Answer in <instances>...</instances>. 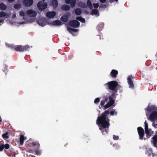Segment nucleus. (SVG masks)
<instances>
[{"instance_id":"nucleus-1","label":"nucleus","mask_w":157,"mask_h":157,"mask_svg":"<svg viewBox=\"0 0 157 157\" xmlns=\"http://www.w3.org/2000/svg\"><path fill=\"white\" fill-rule=\"evenodd\" d=\"M109 114V111L108 109L102 113L100 116H98L96 120V123L103 135L107 134L108 132L110 121L108 118Z\"/></svg>"},{"instance_id":"nucleus-2","label":"nucleus","mask_w":157,"mask_h":157,"mask_svg":"<svg viewBox=\"0 0 157 157\" xmlns=\"http://www.w3.org/2000/svg\"><path fill=\"white\" fill-rule=\"evenodd\" d=\"M18 20L19 24H23L33 21L34 20V19L31 20H29L27 17L25 12L24 11L21 10L19 12Z\"/></svg>"},{"instance_id":"nucleus-3","label":"nucleus","mask_w":157,"mask_h":157,"mask_svg":"<svg viewBox=\"0 0 157 157\" xmlns=\"http://www.w3.org/2000/svg\"><path fill=\"white\" fill-rule=\"evenodd\" d=\"M111 95L109 96V101L104 106V110H105L106 109L111 106L113 105L115 102V99L116 97L117 93V90L112 91Z\"/></svg>"},{"instance_id":"nucleus-4","label":"nucleus","mask_w":157,"mask_h":157,"mask_svg":"<svg viewBox=\"0 0 157 157\" xmlns=\"http://www.w3.org/2000/svg\"><path fill=\"white\" fill-rule=\"evenodd\" d=\"M32 46L28 45L22 46L21 45H14L13 49L17 52H23L24 51H29L28 49Z\"/></svg>"},{"instance_id":"nucleus-5","label":"nucleus","mask_w":157,"mask_h":157,"mask_svg":"<svg viewBox=\"0 0 157 157\" xmlns=\"http://www.w3.org/2000/svg\"><path fill=\"white\" fill-rule=\"evenodd\" d=\"M105 85L108 86V89L112 91L117 90V87L118 85V82L115 81H112L108 82Z\"/></svg>"},{"instance_id":"nucleus-6","label":"nucleus","mask_w":157,"mask_h":157,"mask_svg":"<svg viewBox=\"0 0 157 157\" xmlns=\"http://www.w3.org/2000/svg\"><path fill=\"white\" fill-rule=\"evenodd\" d=\"M148 119H149L151 121H154L157 119V112L153 111L152 112L150 115Z\"/></svg>"},{"instance_id":"nucleus-7","label":"nucleus","mask_w":157,"mask_h":157,"mask_svg":"<svg viewBox=\"0 0 157 157\" xmlns=\"http://www.w3.org/2000/svg\"><path fill=\"white\" fill-rule=\"evenodd\" d=\"M47 3L42 1L39 2L37 4L38 9L41 10L45 9L47 7Z\"/></svg>"},{"instance_id":"nucleus-8","label":"nucleus","mask_w":157,"mask_h":157,"mask_svg":"<svg viewBox=\"0 0 157 157\" xmlns=\"http://www.w3.org/2000/svg\"><path fill=\"white\" fill-rule=\"evenodd\" d=\"M139 136V139L140 140H143V136L144 135V130L141 127H138L137 128Z\"/></svg>"},{"instance_id":"nucleus-9","label":"nucleus","mask_w":157,"mask_h":157,"mask_svg":"<svg viewBox=\"0 0 157 157\" xmlns=\"http://www.w3.org/2000/svg\"><path fill=\"white\" fill-rule=\"evenodd\" d=\"M69 25L71 27L77 28L79 26V22L75 20H73L69 22Z\"/></svg>"},{"instance_id":"nucleus-10","label":"nucleus","mask_w":157,"mask_h":157,"mask_svg":"<svg viewBox=\"0 0 157 157\" xmlns=\"http://www.w3.org/2000/svg\"><path fill=\"white\" fill-rule=\"evenodd\" d=\"M26 14L28 16L33 17H35L36 14V12L32 9H29L27 10Z\"/></svg>"},{"instance_id":"nucleus-11","label":"nucleus","mask_w":157,"mask_h":157,"mask_svg":"<svg viewBox=\"0 0 157 157\" xmlns=\"http://www.w3.org/2000/svg\"><path fill=\"white\" fill-rule=\"evenodd\" d=\"M70 16V14L69 13H66L63 15L61 17V20L63 22H66L68 20L69 17Z\"/></svg>"},{"instance_id":"nucleus-12","label":"nucleus","mask_w":157,"mask_h":157,"mask_svg":"<svg viewBox=\"0 0 157 157\" xmlns=\"http://www.w3.org/2000/svg\"><path fill=\"white\" fill-rule=\"evenodd\" d=\"M67 29L69 33L73 35H75L78 32V30L71 28L70 27H68Z\"/></svg>"},{"instance_id":"nucleus-13","label":"nucleus","mask_w":157,"mask_h":157,"mask_svg":"<svg viewBox=\"0 0 157 157\" xmlns=\"http://www.w3.org/2000/svg\"><path fill=\"white\" fill-rule=\"evenodd\" d=\"M118 74V71L114 69L112 70L111 72L110 73V75L111 77L113 78H116L117 75Z\"/></svg>"},{"instance_id":"nucleus-14","label":"nucleus","mask_w":157,"mask_h":157,"mask_svg":"<svg viewBox=\"0 0 157 157\" xmlns=\"http://www.w3.org/2000/svg\"><path fill=\"white\" fill-rule=\"evenodd\" d=\"M128 82L129 85V87L133 88L134 87V84L133 81L131 79V76H129L127 78Z\"/></svg>"},{"instance_id":"nucleus-15","label":"nucleus","mask_w":157,"mask_h":157,"mask_svg":"<svg viewBox=\"0 0 157 157\" xmlns=\"http://www.w3.org/2000/svg\"><path fill=\"white\" fill-rule=\"evenodd\" d=\"M23 3L26 6H29L33 4V0H25Z\"/></svg>"},{"instance_id":"nucleus-16","label":"nucleus","mask_w":157,"mask_h":157,"mask_svg":"<svg viewBox=\"0 0 157 157\" xmlns=\"http://www.w3.org/2000/svg\"><path fill=\"white\" fill-rule=\"evenodd\" d=\"M56 14L54 11L48 12L46 14V16L49 18H52L55 16Z\"/></svg>"},{"instance_id":"nucleus-17","label":"nucleus","mask_w":157,"mask_h":157,"mask_svg":"<svg viewBox=\"0 0 157 157\" xmlns=\"http://www.w3.org/2000/svg\"><path fill=\"white\" fill-rule=\"evenodd\" d=\"M76 0H65L67 3L71 4V7H73L75 5Z\"/></svg>"},{"instance_id":"nucleus-18","label":"nucleus","mask_w":157,"mask_h":157,"mask_svg":"<svg viewBox=\"0 0 157 157\" xmlns=\"http://www.w3.org/2000/svg\"><path fill=\"white\" fill-rule=\"evenodd\" d=\"M62 24V22L59 20H56L52 21L51 24L54 26H58Z\"/></svg>"},{"instance_id":"nucleus-19","label":"nucleus","mask_w":157,"mask_h":157,"mask_svg":"<svg viewBox=\"0 0 157 157\" xmlns=\"http://www.w3.org/2000/svg\"><path fill=\"white\" fill-rule=\"evenodd\" d=\"M148 112H150L153 110H156L155 107L154 105H152L151 107L148 106L146 109Z\"/></svg>"},{"instance_id":"nucleus-20","label":"nucleus","mask_w":157,"mask_h":157,"mask_svg":"<svg viewBox=\"0 0 157 157\" xmlns=\"http://www.w3.org/2000/svg\"><path fill=\"white\" fill-rule=\"evenodd\" d=\"M37 22L39 25L42 26H44L46 25V23L44 20H40Z\"/></svg>"},{"instance_id":"nucleus-21","label":"nucleus","mask_w":157,"mask_h":157,"mask_svg":"<svg viewBox=\"0 0 157 157\" xmlns=\"http://www.w3.org/2000/svg\"><path fill=\"white\" fill-rule=\"evenodd\" d=\"M113 149L115 150H118L120 149V146L117 144H113Z\"/></svg>"},{"instance_id":"nucleus-22","label":"nucleus","mask_w":157,"mask_h":157,"mask_svg":"<svg viewBox=\"0 0 157 157\" xmlns=\"http://www.w3.org/2000/svg\"><path fill=\"white\" fill-rule=\"evenodd\" d=\"M52 6L54 8H56L58 5V2L56 0H53L51 3Z\"/></svg>"},{"instance_id":"nucleus-23","label":"nucleus","mask_w":157,"mask_h":157,"mask_svg":"<svg viewBox=\"0 0 157 157\" xmlns=\"http://www.w3.org/2000/svg\"><path fill=\"white\" fill-rule=\"evenodd\" d=\"M25 138L23 135H21L20 138V143L21 145H23L24 143Z\"/></svg>"},{"instance_id":"nucleus-24","label":"nucleus","mask_w":157,"mask_h":157,"mask_svg":"<svg viewBox=\"0 0 157 157\" xmlns=\"http://www.w3.org/2000/svg\"><path fill=\"white\" fill-rule=\"evenodd\" d=\"M91 14L92 15H94L96 16H98L99 15V14L97 10H93Z\"/></svg>"},{"instance_id":"nucleus-25","label":"nucleus","mask_w":157,"mask_h":157,"mask_svg":"<svg viewBox=\"0 0 157 157\" xmlns=\"http://www.w3.org/2000/svg\"><path fill=\"white\" fill-rule=\"evenodd\" d=\"M6 17L7 18L9 17V15L7 14L5 12L2 11L0 13V17Z\"/></svg>"},{"instance_id":"nucleus-26","label":"nucleus","mask_w":157,"mask_h":157,"mask_svg":"<svg viewBox=\"0 0 157 157\" xmlns=\"http://www.w3.org/2000/svg\"><path fill=\"white\" fill-rule=\"evenodd\" d=\"M109 112L110 115L114 116V115H116L117 114V112L115 111V109H113L110 112Z\"/></svg>"},{"instance_id":"nucleus-27","label":"nucleus","mask_w":157,"mask_h":157,"mask_svg":"<svg viewBox=\"0 0 157 157\" xmlns=\"http://www.w3.org/2000/svg\"><path fill=\"white\" fill-rule=\"evenodd\" d=\"M62 9L63 10H67L70 9V7L68 5H64L62 6Z\"/></svg>"},{"instance_id":"nucleus-28","label":"nucleus","mask_w":157,"mask_h":157,"mask_svg":"<svg viewBox=\"0 0 157 157\" xmlns=\"http://www.w3.org/2000/svg\"><path fill=\"white\" fill-rule=\"evenodd\" d=\"M87 6L90 9H92V5L91 2L90 0H88L87 2Z\"/></svg>"},{"instance_id":"nucleus-29","label":"nucleus","mask_w":157,"mask_h":157,"mask_svg":"<svg viewBox=\"0 0 157 157\" xmlns=\"http://www.w3.org/2000/svg\"><path fill=\"white\" fill-rule=\"evenodd\" d=\"M75 13L77 15H79L81 13V11L80 9L77 8L75 10Z\"/></svg>"},{"instance_id":"nucleus-30","label":"nucleus","mask_w":157,"mask_h":157,"mask_svg":"<svg viewBox=\"0 0 157 157\" xmlns=\"http://www.w3.org/2000/svg\"><path fill=\"white\" fill-rule=\"evenodd\" d=\"M76 19L77 20L81 22H83V23H84L85 21V20L84 18H82L81 17H77Z\"/></svg>"},{"instance_id":"nucleus-31","label":"nucleus","mask_w":157,"mask_h":157,"mask_svg":"<svg viewBox=\"0 0 157 157\" xmlns=\"http://www.w3.org/2000/svg\"><path fill=\"white\" fill-rule=\"evenodd\" d=\"M3 69H2V71L6 73L8 72L7 67L8 66L6 64L4 65H3Z\"/></svg>"},{"instance_id":"nucleus-32","label":"nucleus","mask_w":157,"mask_h":157,"mask_svg":"<svg viewBox=\"0 0 157 157\" xmlns=\"http://www.w3.org/2000/svg\"><path fill=\"white\" fill-rule=\"evenodd\" d=\"M6 6L3 3L0 4V8L2 10H5L6 8Z\"/></svg>"},{"instance_id":"nucleus-33","label":"nucleus","mask_w":157,"mask_h":157,"mask_svg":"<svg viewBox=\"0 0 157 157\" xmlns=\"http://www.w3.org/2000/svg\"><path fill=\"white\" fill-rule=\"evenodd\" d=\"M105 103V102L103 100H102V101H101L100 105L99 106V108L100 109H101V108L100 107V106H101V107H103L104 108V106H105V105H104Z\"/></svg>"},{"instance_id":"nucleus-34","label":"nucleus","mask_w":157,"mask_h":157,"mask_svg":"<svg viewBox=\"0 0 157 157\" xmlns=\"http://www.w3.org/2000/svg\"><path fill=\"white\" fill-rule=\"evenodd\" d=\"M8 133L7 132L2 135V137L4 139H8L9 138V136L8 135Z\"/></svg>"},{"instance_id":"nucleus-35","label":"nucleus","mask_w":157,"mask_h":157,"mask_svg":"<svg viewBox=\"0 0 157 157\" xmlns=\"http://www.w3.org/2000/svg\"><path fill=\"white\" fill-rule=\"evenodd\" d=\"M3 149L5 148V149H8L10 147L9 144H3Z\"/></svg>"},{"instance_id":"nucleus-36","label":"nucleus","mask_w":157,"mask_h":157,"mask_svg":"<svg viewBox=\"0 0 157 157\" xmlns=\"http://www.w3.org/2000/svg\"><path fill=\"white\" fill-rule=\"evenodd\" d=\"M78 6L82 8H86V6L82 2H80L78 3Z\"/></svg>"},{"instance_id":"nucleus-37","label":"nucleus","mask_w":157,"mask_h":157,"mask_svg":"<svg viewBox=\"0 0 157 157\" xmlns=\"http://www.w3.org/2000/svg\"><path fill=\"white\" fill-rule=\"evenodd\" d=\"M109 99V96H105L103 97V100L105 102H107Z\"/></svg>"},{"instance_id":"nucleus-38","label":"nucleus","mask_w":157,"mask_h":157,"mask_svg":"<svg viewBox=\"0 0 157 157\" xmlns=\"http://www.w3.org/2000/svg\"><path fill=\"white\" fill-rule=\"evenodd\" d=\"M153 140V142H157V135H154L152 138Z\"/></svg>"},{"instance_id":"nucleus-39","label":"nucleus","mask_w":157,"mask_h":157,"mask_svg":"<svg viewBox=\"0 0 157 157\" xmlns=\"http://www.w3.org/2000/svg\"><path fill=\"white\" fill-rule=\"evenodd\" d=\"M6 45L9 47L11 48H12L13 49V47L14 46V45L13 44H8L7 43H6Z\"/></svg>"},{"instance_id":"nucleus-40","label":"nucleus","mask_w":157,"mask_h":157,"mask_svg":"<svg viewBox=\"0 0 157 157\" xmlns=\"http://www.w3.org/2000/svg\"><path fill=\"white\" fill-rule=\"evenodd\" d=\"M14 7L16 9H19L21 7V5L19 4H16L14 5Z\"/></svg>"},{"instance_id":"nucleus-41","label":"nucleus","mask_w":157,"mask_h":157,"mask_svg":"<svg viewBox=\"0 0 157 157\" xmlns=\"http://www.w3.org/2000/svg\"><path fill=\"white\" fill-rule=\"evenodd\" d=\"M100 101V99L99 98H97L95 99L94 101V103L95 104H98Z\"/></svg>"},{"instance_id":"nucleus-42","label":"nucleus","mask_w":157,"mask_h":157,"mask_svg":"<svg viewBox=\"0 0 157 157\" xmlns=\"http://www.w3.org/2000/svg\"><path fill=\"white\" fill-rule=\"evenodd\" d=\"M119 136H118L113 135V138L114 140H117L119 139Z\"/></svg>"},{"instance_id":"nucleus-43","label":"nucleus","mask_w":157,"mask_h":157,"mask_svg":"<svg viewBox=\"0 0 157 157\" xmlns=\"http://www.w3.org/2000/svg\"><path fill=\"white\" fill-rule=\"evenodd\" d=\"M3 150V144L0 143V151H2Z\"/></svg>"},{"instance_id":"nucleus-44","label":"nucleus","mask_w":157,"mask_h":157,"mask_svg":"<svg viewBox=\"0 0 157 157\" xmlns=\"http://www.w3.org/2000/svg\"><path fill=\"white\" fill-rule=\"evenodd\" d=\"M145 132L146 134L147 135L149 134V132L148 130V128H145Z\"/></svg>"},{"instance_id":"nucleus-45","label":"nucleus","mask_w":157,"mask_h":157,"mask_svg":"<svg viewBox=\"0 0 157 157\" xmlns=\"http://www.w3.org/2000/svg\"><path fill=\"white\" fill-rule=\"evenodd\" d=\"M93 6L94 8H98L99 6V4L98 3H94Z\"/></svg>"},{"instance_id":"nucleus-46","label":"nucleus","mask_w":157,"mask_h":157,"mask_svg":"<svg viewBox=\"0 0 157 157\" xmlns=\"http://www.w3.org/2000/svg\"><path fill=\"white\" fill-rule=\"evenodd\" d=\"M35 152L36 153V154L37 155H39L40 154V151L38 150H35Z\"/></svg>"},{"instance_id":"nucleus-47","label":"nucleus","mask_w":157,"mask_h":157,"mask_svg":"<svg viewBox=\"0 0 157 157\" xmlns=\"http://www.w3.org/2000/svg\"><path fill=\"white\" fill-rule=\"evenodd\" d=\"M31 144L33 146H34L36 144V143L35 142H33L31 143Z\"/></svg>"},{"instance_id":"nucleus-48","label":"nucleus","mask_w":157,"mask_h":157,"mask_svg":"<svg viewBox=\"0 0 157 157\" xmlns=\"http://www.w3.org/2000/svg\"><path fill=\"white\" fill-rule=\"evenodd\" d=\"M154 145L155 147H156L157 145V142H153Z\"/></svg>"},{"instance_id":"nucleus-49","label":"nucleus","mask_w":157,"mask_h":157,"mask_svg":"<svg viewBox=\"0 0 157 157\" xmlns=\"http://www.w3.org/2000/svg\"><path fill=\"white\" fill-rule=\"evenodd\" d=\"M99 1L102 3H104L105 2L106 0H99Z\"/></svg>"},{"instance_id":"nucleus-50","label":"nucleus","mask_w":157,"mask_h":157,"mask_svg":"<svg viewBox=\"0 0 157 157\" xmlns=\"http://www.w3.org/2000/svg\"><path fill=\"white\" fill-rule=\"evenodd\" d=\"M118 0H110V2H117Z\"/></svg>"},{"instance_id":"nucleus-51","label":"nucleus","mask_w":157,"mask_h":157,"mask_svg":"<svg viewBox=\"0 0 157 157\" xmlns=\"http://www.w3.org/2000/svg\"><path fill=\"white\" fill-rule=\"evenodd\" d=\"M16 17V15L15 14H13L12 15V18H15Z\"/></svg>"},{"instance_id":"nucleus-52","label":"nucleus","mask_w":157,"mask_h":157,"mask_svg":"<svg viewBox=\"0 0 157 157\" xmlns=\"http://www.w3.org/2000/svg\"><path fill=\"white\" fill-rule=\"evenodd\" d=\"M148 128V124L145 125V128Z\"/></svg>"},{"instance_id":"nucleus-53","label":"nucleus","mask_w":157,"mask_h":157,"mask_svg":"<svg viewBox=\"0 0 157 157\" xmlns=\"http://www.w3.org/2000/svg\"><path fill=\"white\" fill-rule=\"evenodd\" d=\"M37 145V147H39L40 146V144L39 143H36V144Z\"/></svg>"},{"instance_id":"nucleus-54","label":"nucleus","mask_w":157,"mask_h":157,"mask_svg":"<svg viewBox=\"0 0 157 157\" xmlns=\"http://www.w3.org/2000/svg\"><path fill=\"white\" fill-rule=\"evenodd\" d=\"M154 126L155 128H157V124H155L154 125Z\"/></svg>"},{"instance_id":"nucleus-55","label":"nucleus","mask_w":157,"mask_h":157,"mask_svg":"<svg viewBox=\"0 0 157 157\" xmlns=\"http://www.w3.org/2000/svg\"><path fill=\"white\" fill-rule=\"evenodd\" d=\"M15 0H8V1L9 2H13Z\"/></svg>"},{"instance_id":"nucleus-56","label":"nucleus","mask_w":157,"mask_h":157,"mask_svg":"<svg viewBox=\"0 0 157 157\" xmlns=\"http://www.w3.org/2000/svg\"><path fill=\"white\" fill-rule=\"evenodd\" d=\"M3 21V20H0V23H2Z\"/></svg>"},{"instance_id":"nucleus-57","label":"nucleus","mask_w":157,"mask_h":157,"mask_svg":"<svg viewBox=\"0 0 157 157\" xmlns=\"http://www.w3.org/2000/svg\"><path fill=\"white\" fill-rule=\"evenodd\" d=\"M144 124L145 125L148 124L146 122V121H145L144 122Z\"/></svg>"},{"instance_id":"nucleus-58","label":"nucleus","mask_w":157,"mask_h":157,"mask_svg":"<svg viewBox=\"0 0 157 157\" xmlns=\"http://www.w3.org/2000/svg\"><path fill=\"white\" fill-rule=\"evenodd\" d=\"M144 124L145 125L148 124L146 122V121H145L144 122Z\"/></svg>"},{"instance_id":"nucleus-59","label":"nucleus","mask_w":157,"mask_h":157,"mask_svg":"<svg viewBox=\"0 0 157 157\" xmlns=\"http://www.w3.org/2000/svg\"><path fill=\"white\" fill-rule=\"evenodd\" d=\"M2 121V119H1V117H0V123H1Z\"/></svg>"},{"instance_id":"nucleus-60","label":"nucleus","mask_w":157,"mask_h":157,"mask_svg":"<svg viewBox=\"0 0 157 157\" xmlns=\"http://www.w3.org/2000/svg\"><path fill=\"white\" fill-rule=\"evenodd\" d=\"M156 70H157V67H156Z\"/></svg>"}]
</instances>
